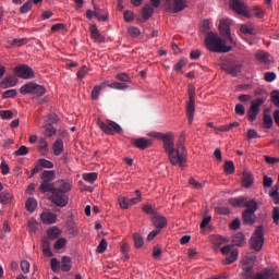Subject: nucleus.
Wrapping results in <instances>:
<instances>
[{"label":"nucleus","instance_id":"52","mask_svg":"<svg viewBox=\"0 0 279 279\" xmlns=\"http://www.w3.org/2000/svg\"><path fill=\"white\" fill-rule=\"evenodd\" d=\"M29 154V148L26 146H21L17 150L14 151V156H27Z\"/></svg>","mask_w":279,"mask_h":279},{"label":"nucleus","instance_id":"26","mask_svg":"<svg viewBox=\"0 0 279 279\" xmlns=\"http://www.w3.org/2000/svg\"><path fill=\"white\" fill-rule=\"evenodd\" d=\"M53 189L56 187H53L51 181H43L39 186L40 193H53Z\"/></svg>","mask_w":279,"mask_h":279},{"label":"nucleus","instance_id":"61","mask_svg":"<svg viewBox=\"0 0 279 279\" xmlns=\"http://www.w3.org/2000/svg\"><path fill=\"white\" fill-rule=\"evenodd\" d=\"M1 119H12L14 117V113L11 110H2L0 111Z\"/></svg>","mask_w":279,"mask_h":279},{"label":"nucleus","instance_id":"42","mask_svg":"<svg viewBox=\"0 0 279 279\" xmlns=\"http://www.w3.org/2000/svg\"><path fill=\"white\" fill-rule=\"evenodd\" d=\"M43 169H53V162L45 158L38 159Z\"/></svg>","mask_w":279,"mask_h":279},{"label":"nucleus","instance_id":"64","mask_svg":"<svg viewBox=\"0 0 279 279\" xmlns=\"http://www.w3.org/2000/svg\"><path fill=\"white\" fill-rule=\"evenodd\" d=\"M116 77L120 82H130V75H128V73H119V74L116 75Z\"/></svg>","mask_w":279,"mask_h":279},{"label":"nucleus","instance_id":"47","mask_svg":"<svg viewBox=\"0 0 279 279\" xmlns=\"http://www.w3.org/2000/svg\"><path fill=\"white\" fill-rule=\"evenodd\" d=\"M32 7H33V2H32V0H28L26 3H24L21 7L20 12L22 14H27V12H29V10H32Z\"/></svg>","mask_w":279,"mask_h":279},{"label":"nucleus","instance_id":"55","mask_svg":"<svg viewBox=\"0 0 279 279\" xmlns=\"http://www.w3.org/2000/svg\"><path fill=\"white\" fill-rule=\"evenodd\" d=\"M135 193L137 195L136 197L129 198L130 206H134V205L138 204V202H141V191L136 190Z\"/></svg>","mask_w":279,"mask_h":279},{"label":"nucleus","instance_id":"58","mask_svg":"<svg viewBox=\"0 0 279 279\" xmlns=\"http://www.w3.org/2000/svg\"><path fill=\"white\" fill-rule=\"evenodd\" d=\"M216 213L218 215H230V208L229 207H226V206H218L216 207Z\"/></svg>","mask_w":279,"mask_h":279},{"label":"nucleus","instance_id":"28","mask_svg":"<svg viewBox=\"0 0 279 279\" xmlns=\"http://www.w3.org/2000/svg\"><path fill=\"white\" fill-rule=\"evenodd\" d=\"M229 204L234 208H243V206H245V197L230 198Z\"/></svg>","mask_w":279,"mask_h":279},{"label":"nucleus","instance_id":"10","mask_svg":"<svg viewBox=\"0 0 279 279\" xmlns=\"http://www.w3.org/2000/svg\"><path fill=\"white\" fill-rule=\"evenodd\" d=\"M15 75L21 77L22 80H34L36 74L34 73V69L27 64H20L15 68Z\"/></svg>","mask_w":279,"mask_h":279},{"label":"nucleus","instance_id":"44","mask_svg":"<svg viewBox=\"0 0 279 279\" xmlns=\"http://www.w3.org/2000/svg\"><path fill=\"white\" fill-rule=\"evenodd\" d=\"M106 250H108V241L106 239H101V241L97 247V252H98V254H104V252H106Z\"/></svg>","mask_w":279,"mask_h":279},{"label":"nucleus","instance_id":"49","mask_svg":"<svg viewBox=\"0 0 279 279\" xmlns=\"http://www.w3.org/2000/svg\"><path fill=\"white\" fill-rule=\"evenodd\" d=\"M269 196L271 197V199H274L275 204H279L278 187H272L270 190Z\"/></svg>","mask_w":279,"mask_h":279},{"label":"nucleus","instance_id":"9","mask_svg":"<svg viewBox=\"0 0 279 279\" xmlns=\"http://www.w3.org/2000/svg\"><path fill=\"white\" fill-rule=\"evenodd\" d=\"M50 202L59 208H64L69 204V195H66L62 190H52L50 195Z\"/></svg>","mask_w":279,"mask_h":279},{"label":"nucleus","instance_id":"63","mask_svg":"<svg viewBox=\"0 0 279 279\" xmlns=\"http://www.w3.org/2000/svg\"><path fill=\"white\" fill-rule=\"evenodd\" d=\"M21 269L24 274H29V262L22 260L21 262Z\"/></svg>","mask_w":279,"mask_h":279},{"label":"nucleus","instance_id":"62","mask_svg":"<svg viewBox=\"0 0 279 279\" xmlns=\"http://www.w3.org/2000/svg\"><path fill=\"white\" fill-rule=\"evenodd\" d=\"M269 276H271V275L269 274V269H266V270H264L263 272L257 274V275L254 277V279H269Z\"/></svg>","mask_w":279,"mask_h":279},{"label":"nucleus","instance_id":"14","mask_svg":"<svg viewBox=\"0 0 279 279\" xmlns=\"http://www.w3.org/2000/svg\"><path fill=\"white\" fill-rule=\"evenodd\" d=\"M229 8L236 14L245 16V1L244 0H229Z\"/></svg>","mask_w":279,"mask_h":279},{"label":"nucleus","instance_id":"18","mask_svg":"<svg viewBox=\"0 0 279 279\" xmlns=\"http://www.w3.org/2000/svg\"><path fill=\"white\" fill-rule=\"evenodd\" d=\"M245 16L246 19H263L265 16V13L258 8H251L246 9Z\"/></svg>","mask_w":279,"mask_h":279},{"label":"nucleus","instance_id":"46","mask_svg":"<svg viewBox=\"0 0 279 279\" xmlns=\"http://www.w3.org/2000/svg\"><path fill=\"white\" fill-rule=\"evenodd\" d=\"M0 170L2 175H8V173H10V166L8 165V162H5V159H2L0 163Z\"/></svg>","mask_w":279,"mask_h":279},{"label":"nucleus","instance_id":"13","mask_svg":"<svg viewBox=\"0 0 279 279\" xmlns=\"http://www.w3.org/2000/svg\"><path fill=\"white\" fill-rule=\"evenodd\" d=\"M167 1L173 14H178V12H182L189 3V0H167Z\"/></svg>","mask_w":279,"mask_h":279},{"label":"nucleus","instance_id":"31","mask_svg":"<svg viewBox=\"0 0 279 279\" xmlns=\"http://www.w3.org/2000/svg\"><path fill=\"white\" fill-rule=\"evenodd\" d=\"M0 202L3 205H8L12 202V193L10 191H3L0 193Z\"/></svg>","mask_w":279,"mask_h":279},{"label":"nucleus","instance_id":"43","mask_svg":"<svg viewBox=\"0 0 279 279\" xmlns=\"http://www.w3.org/2000/svg\"><path fill=\"white\" fill-rule=\"evenodd\" d=\"M119 204H120V208H122L123 210H128V208H130V198L126 197H119Z\"/></svg>","mask_w":279,"mask_h":279},{"label":"nucleus","instance_id":"23","mask_svg":"<svg viewBox=\"0 0 279 279\" xmlns=\"http://www.w3.org/2000/svg\"><path fill=\"white\" fill-rule=\"evenodd\" d=\"M0 86L1 88H12L13 86H16V78L13 76H7L2 80Z\"/></svg>","mask_w":279,"mask_h":279},{"label":"nucleus","instance_id":"22","mask_svg":"<svg viewBox=\"0 0 279 279\" xmlns=\"http://www.w3.org/2000/svg\"><path fill=\"white\" fill-rule=\"evenodd\" d=\"M151 16H154V7H151V4H146L142 9V19H144V21H149Z\"/></svg>","mask_w":279,"mask_h":279},{"label":"nucleus","instance_id":"3","mask_svg":"<svg viewBox=\"0 0 279 279\" xmlns=\"http://www.w3.org/2000/svg\"><path fill=\"white\" fill-rule=\"evenodd\" d=\"M257 98L253 99L251 101V108L248 109V121L254 122L256 121V118L258 117V112H260V106L267 101V98L269 97V94L265 90H258L256 92Z\"/></svg>","mask_w":279,"mask_h":279},{"label":"nucleus","instance_id":"59","mask_svg":"<svg viewBox=\"0 0 279 279\" xmlns=\"http://www.w3.org/2000/svg\"><path fill=\"white\" fill-rule=\"evenodd\" d=\"M143 213H146V215H156V209L149 204H146L142 208Z\"/></svg>","mask_w":279,"mask_h":279},{"label":"nucleus","instance_id":"48","mask_svg":"<svg viewBox=\"0 0 279 279\" xmlns=\"http://www.w3.org/2000/svg\"><path fill=\"white\" fill-rule=\"evenodd\" d=\"M16 89H9L2 94L3 99H14L16 97Z\"/></svg>","mask_w":279,"mask_h":279},{"label":"nucleus","instance_id":"56","mask_svg":"<svg viewBox=\"0 0 279 279\" xmlns=\"http://www.w3.org/2000/svg\"><path fill=\"white\" fill-rule=\"evenodd\" d=\"M43 171V166L40 165V161L38 160L36 166L32 169L29 178H34L36 173H40Z\"/></svg>","mask_w":279,"mask_h":279},{"label":"nucleus","instance_id":"15","mask_svg":"<svg viewBox=\"0 0 279 279\" xmlns=\"http://www.w3.org/2000/svg\"><path fill=\"white\" fill-rule=\"evenodd\" d=\"M131 145H133V147H137V149L144 150L151 146V140H147L145 137L131 138Z\"/></svg>","mask_w":279,"mask_h":279},{"label":"nucleus","instance_id":"4","mask_svg":"<svg viewBox=\"0 0 279 279\" xmlns=\"http://www.w3.org/2000/svg\"><path fill=\"white\" fill-rule=\"evenodd\" d=\"M250 245L255 252H260L265 245V228L263 226L256 227L251 239Z\"/></svg>","mask_w":279,"mask_h":279},{"label":"nucleus","instance_id":"39","mask_svg":"<svg viewBox=\"0 0 279 279\" xmlns=\"http://www.w3.org/2000/svg\"><path fill=\"white\" fill-rule=\"evenodd\" d=\"M97 177H98L97 172L84 173L83 180H85V182H89V184H93L95 180H97Z\"/></svg>","mask_w":279,"mask_h":279},{"label":"nucleus","instance_id":"20","mask_svg":"<svg viewBox=\"0 0 279 279\" xmlns=\"http://www.w3.org/2000/svg\"><path fill=\"white\" fill-rule=\"evenodd\" d=\"M63 153H64V142L62 141V138H58L52 144V154L54 156H62Z\"/></svg>","mask_w":279,"mask_h":279},{"label":"nucleus","instance_id":"54","mask_svg":"<svg viewBox=\"0 0 279 279\" xmlns=\"http://www.w3.org/2000/svg\"><path fill=\"white\" fill-rule=\"evenodd\" d=\"M129 34L132 36V38H138L141 36V29L138 27H130L129 28Z\"/></svg>","mask_w":279,"mask_h":279},{"label":"nucleus","instance_id":"6","mask_svg":"<svg viewBox=\"0 0 279 279\" xmlns=\"http://www.w3.org/2000/svg\"><path fill=\"white\" fill-rule=\"evenodd\" d=\"M256 210H258V202L254 198L245 203V223L253 226L256 222Z\"/></svg>","mask_w":279,"mask_h":279},{"label":"nucleus","instance_id":"53","mask_svg":"<svg viewBox=\"0 0 279 279\" xmlns=\"http://www.w3.org/2000/svg\"><path fill=\"white\" fill-rule=\"evenodd\" d=\"M39 149L41 151H49V143H47V138L41 137L39 140Z\"/></svg>","mask_w":279,"mask_h":279},{"label":"nucleus","instance_id":"33","mask_svg":"<svg viewBox=\"0 0 279 279\" xmlns=\"http://www.w3.org/2000/svg\"><path fill=\"white\" fill-rule=\"evenodd\" d=\"M25 206L26 210H28L29 213H34V210H36V208L38 207V201H36V198H28Z\"/></svg>","mask_w":279,"mask_h":279},{"label":"nucleus","instance_id":"17","mask_svg":"<svg viewBox=\"0 0 279 279\" xmlns=\"http://www.w3.org/2000/svg\"><path fill=\"white\" fill-rule=\"evenodd\" d=\"M40 219L43 223H46L47 226H51L58 221V215L51 213V211H44L40 215Z\"/></svg>","mask_w":279,"mask_h":279},{"label":"nucleus","instance_id":"57","mask_svg":"<svg viewBox=\"0 0 279 279\" xmlns=\"http://www.w3.org/2000/svg\"><path fill=\"white\" fill-rule=\"evenodd\" d=\"M270 98L272 104L279 108V90H274L270 94Z\"/></svg>","mask_w":279,"mask_h":279},{"label":"nucleus","instance_id":"29","mask_svg":"<svg viewBox=\"0 0 279 279\" xmlns=\"http://www.w3.org/2000/svg\"><path fill=\"white\" fill-rule=\"evenodd\" d=\"M255 58L258 62H262V64H269V54L263 50L256 52Z\"/></svg>","mask_w":279,"mask_h":279},{"label":"nucleus","instance_id":"16","mask_svg":"<svg viewBox=\"0 0 279 279\" xmlns=\"http://www.w3.org/2000/svg\"><path fill=\"white\" fill-rule=\"evenodd\" d=\"M263 128L265 130H271V128H274V118L271 117V109L270 108H267V109L264 110Z\"/></svg>","mask_w":279,"mask_h":279},{"label":"nucleus","instance_id":"7","mask_svg":"<svg viewBox=\"0 0 279 279\" xmlns=\"http://www.w3.org/2000/svg\"><path fill=\"white\" fill-rule=\"evenodd\" d=\"M189 101L186 105V117L189 124L193 123V117H195V86H187Z\"/></svg>","mask_w":279,"mask_h":279},{"label":"nucleus","instance_id":"30","mask_svg":"<svg viewBox=\"0 0 279 279\" xmlns=\"http://www.w3.org/2000/svg\"><path fill=\"white\" fill-rule=\"evenodd\" d=\"M45 128V136L51 138V136H56L58 134V130L53 128V124L46 123Z\"/></svg>","mask_w":279,"mask_h":279},{"label":"nucleus","instance_id":"32","mask_svg":"<svg viewBox=\"0 0 279 279\" xmlns=\"http://www.w3.org/2000/svg\"><path fill=\"white\" fill-rule=\"evenodd\" d=\"M225 71L229 74V75H233V77H236V75H239V73H241V65L236 64V65H228Z\"/></svg>","mask_w":279,"mask_h":279},{"label":"nucleus","instance_id":"2","mask_svg":"<svg viewBox=\"0 0 279 279\" xmlns=\"http://www.w3.org/2000/svg\"><path fill=\"white\" fill-rule=\"evenodd\" d=\"M227 39L220 38L219 34L209 32L205 37V47L211 53H230L232 46H228Z\"/></svg>","mask_w":279,"mask_h":279},{"label":"nucleus","instance_id":"12","mask_svg":"<svg viewBox=\"0 0 279 279\" xmlns=\"http://www.w3.org/2000/svg\"><path fill=\"white\" fill-rule=\"evenodd\" d=\"M220 252L221 254H225V255H228L231 252L230 256L226 257L225 265H232V263H234V260L239 258V251L238 250L232 251V245H226L221 247Z\"/></svg>","mask_w":279,"mask_h":279},{"label":"nucleus","instance_id":"41","mask_svg":"<svg viewBox=\"0 0 279 279\" xmlns=\"http://www.w3.org/2000/svg\"><path fill=\"white\" fill-rule=\"evenodd\" d=\"M94 16H95L98 21H108V15L101 14V10H100V9H97L96 5H94Z\"/></svg>","mask_w":279,"mask_h":279},{"label":"nucleus","instance_id":"5","mask_svg":"<svg viewBox=\"0 0 279 279\" xmlns=\"http://www.w3.org/2000/svg\"><path fill=\"white\" fill-rule=\"evenodd\" d=\"M21 95H34V97H43L47 89L43 85H38L35 82H28L20 88Z\"/></svg>","mask_w":279,"mask_h":279},{"label":"nucleus","instance_id":"34","mask_svg":"<svg viewBox=\"0 0 279 279\" xmlns=\"http://www.w3.org/2000/svg\"><path fill=\"white\" fill-rule=\"evenodd\" d=\"M72 265H71V257L63 256L61 260V269L63 271H71Z\"/></svg>","mask_w":279,"mask_h":279},{"label":"nucleus","instance_id":"35","mask_svg":"<svg viewBox=\"0 0 279 279\" xmlns=\"http://www.w3.org/2000/svg\"><path fill=\"white\" fill-rule=\"evenodd\" d=\"M243 241H245V235H243V233L239 232L233 235L232 245H236V246L243 245Z\"/></svg>","mask_w":279,"mask_h":279},{"label":"nucleus","instance_id":"19","mask_svg":"<svg viewBox=\"0 0 279 279\" xmlns=\"http://www.w3.org/2000/svg\"><path fill=\"white\" fill-rule=\"evenodd\" d=\"M108 86V81L102 82L100 85H96L90 94V98L93 101H97L99 99V95H101V90Z\"/></svg>","mask_w":279,"mask_h":279},{"label":"nucleus","instance_id":"40","mask_svg":"<svg viewBox=\"0 0 279 279\" xmlns=\"http://www.w3.org/2000/svg\"><path fill=\"white\" fill-rule=\"evenodd\" d=\"M107 86H109V88H114L116 90H125V88H128V85L119 82H113L111 84L107 83Z\"/></svg>","mask_w":279,"mask_h":279},{"label":"nucleus","instance_id":"38","mask_svg":"<svg viewBox=\"0 0 279 279\" xmlns=\"http://www.w3.org/2000/svg\"><path fill=\"white\" fill-rule=\"evenodd\" d=\"M225 173H227V175H232V173H234V162L232 160L225 162Z\"/></svg>","mask_w":279,"mask_h":279},{"label":"nucleus","instance_id":"36","mask_svg":"<svg viewBox=\"0 0 279 279\" xmlns=\"http://www.w3.org/2000/svg\"><path fill=\"white\" fill-rule=\"evenodd\" d=\"M133 239H134L135 247L137 250H141V247L145 245V241L143 240V235H141V233H134Z\"/></svg>","mask_w":279,"mask_h":279},{"label":"nucleus","instance_id":"45","mask_svg":"<svg viewBox=\"0 0 279 279\" xmlns=\"http://www.w3.org/2000/svg\"><path fill=\"white\" fill-rule=\"evenodd\" d=\"M254 185V175L252 173H245V189H250V186Z\"/></svg>","mask_w":279,"mask_h":279},{"label":"nucleus","instance_id":"25","mask_svg":"<svg viewBox=\"0 0 279 279\" xmlns=\"http://www.w3.org/2000/svg\"><path fill=\"white\" fill-rule=\"evenodd\" d=\"M47 234L50 241H56V239L60 238V234H62V231H60L58 227H52L47 230Z\"/></svg>","mask_w":279,"mask_h":279},{"label":"nucleus","instance_id":"8","mask_svg":"<svg viewBox=\"0 0 279 279\" xmlns=\"http://www.w3.org/2000/svg\"><path fill=\"white\" fill-rule=\"evenodd\" d=\"M97 125L105 132V134H110L111 136L114 135V133L121 134V132H123L121 125L112 120H107V122L98 120Z\"/></svg>","mask_w":279,"mask_h":279},{"label":"nucleus","instance_id":"1","mask_svg":"<svg viewBox=\"0 0 279 279\" xmlns=\"http://www.w3.org/2000/svg\"><path fill=\"white\" fill-rule=\"evenodd\" d=\"M150 136L162 141L165 151L168 154L171 165H180V167H183L184 162H186V147L181 144L175 147L173 133H151Z\"/></svg>","mask_w":279,"mask_h":279},{"label":"nucleus","instance_id":"51","mask_svg":"<svg viewBox=\"0 0 279 279\" xmlns=\"http://www.w3.org/2000/svg\"><path fill=\"white\" fill-rule=\"evenodd\" d=\"M184 66H186V59H180L179 62L177 64H174L173 69L180 73L182 72V69H184Z\"/></svg>","mask_w":279,"mask_h":279},{"label":"nucleus","instance_id":"24","mask_svg":"<svg viewBox=\"0 0 279 279\" xmlns=\"http://www.w3.org/2000/svg\"><path fill=\"white\" fill-rule=\"evenodd\" d=\"M40 178L44 182H53L56 180V172L54 170H45L41 172Z\"/></svg>","mask_w":279,"mask_h":279},{"label":"nucleus","instance_id":"60","mask_svg":"<svg viewBox=\"0 0 279 279\" xmlns=\"http://www.w3.org/2000/svg\"><path fill=\"white\" fill-rule=\"evenodd\" d=\"M230 230H239L241 228V220L239 218H235L231 221L229 225Z\"/></svg>","mask_w":279,"mask_h":279},{"label":"nucleus","instance_id":"50","mask_svg":"<svg viewBox=\"0 0 279 279\" xmlns=\"http://www.w3.org/2000/svg\"><path fill=\"white\" fill-rule=\"evenodd\" d=\"M66 246V239L60 238L54 243V250H62Z\"/></svg>","mask_w":279,"mask_h":279},{"label":"nucleus","instance_id":"21","mask_svg":"<svg viewBox=\"0 0 279 279\" xmlns=\"http://www.w3.org/2000/svg\"><path fill=\"white\" fill-rule=\"evenodd\" d=\"M153 223L157 230L161 231L162 228H167V218L165 216H154Z\"/></svg>","mask_w":279,"mask_h":279},{"label":"nucleus","instance_id":"11","mask_svg":"<svg viewBox=\"0 0 279 279\" xmlns=\"http://www.w3.org/2000/svg\"><path fill=\"white\" fill-rule=\"evenodd\" d=\"M230 25H232V20L230 19H223L220 20L219 29L221 36L227 40V43H234V39L232 38V35L230 34Z\"/></svg>","mask_w":279,"mask_h":279},{"label":"nucleus","instance_id":"37","mask_svg":"<svg viewBox=\"0 0 279 279\" xmlns=\"http://www.w3.org/2000/svg\"><path fill=\"white\" fill-rule=\"evenodd\" d=\"M9 45H11V47H23L24 45H27V38H15L9 41Z\"/></svg>","mask_w":279,"mask_h":279},{"label":"nucleus","instance_id":"27","mask_svg":"<svg viewBox=\"0 0 279 279\" xmlns=\"http://www.w3.org/2000/svg\"><path fill=\"white\" fill-rule=\"evenodd\" d=\"M72 189V185L69 181H65V180H61L58 182V187H54V190H60L62 191L63 193H69V191H71Z\"/></svg>","mask_w":279,"mask_h":279}]
</instances>
